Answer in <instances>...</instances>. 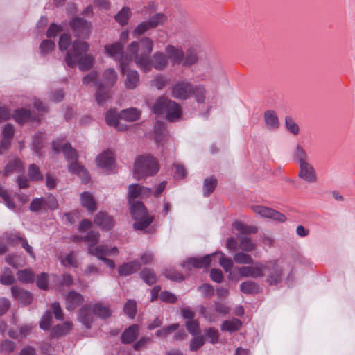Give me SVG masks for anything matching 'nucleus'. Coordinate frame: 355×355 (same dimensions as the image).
<instances>
[{
  "label": "nucleus",
  "instance_id": "f257e3e1",
  "mask_svg": "<svg viewBox=\"0 0 355 355\" xmlns=\"http://www.w3.org/2000/svg\"><path fill=\"white\" fill-rule=\"evenodd\" d=\"M153 40L148 37L132 42L126 48L128 64L130 61H134L144 72H149L150 71V55L153 52Z\"/></svg>",
  "mask_w": 355,
  "mask_h": 355
},
{
  "label": "nucleus",
  "instance_id": "f03ea898",
  "mask_svg": "<svg viewBox=\"0 0 355 355\" xmlns=\"http://www.w3.org/2000/svg\"><path fill=\"white\" fill-rule=\"evenodd\" d=\"M89 45L83 40H75L72 46L67 52L65 60L67 65L73 68L77 64L80 70L85 71L90 69L94 64V57L87 54Z\"/></svg>",
  "mask_w": 355,
  "mask_h": 355
},
{
  "label": "nucleus",
  "instance_id": "7ed1b4c3",
  "mask_svg": "<svg viewBox=\"0 0 355 355\" xmlns=\"http://www.w3.org/2000/svg\"><path fill=\"white\" fill-rule=\"evenodd\" d=\"M158 170V164L153 157L140 156L135 162L133 175L135 179L140 180L155 175Z\"/></svg>",
  "mask_w": 355,
  "mask_h": 355
},
{
  "label": "nucleus",
  "instance_id": "20e7f679",
  "mask_svg": "<svg viewBox=\"0 0 355 355\" xmlns=\"http://www.w3.org/2000/svg\"><path fill=\"white\" fill-rule=\"evenodd\" d=\"M233 227L239 232L237 239L239 243V248L243 252H251L255 249L256 244L251 240L248 234H255L257 227L253 225H246L241 221H235Z\"/></svg>",
  "mask_w": 355,
  "mask_h": 355
},
{
  "label": "nucleus",
  "instance_id": "39448f33",
  "mask_svg": "<svg viewBox=\"0 0 355 355\" xmlns=\"http://www.w3.org/2000/svg\"><path fill=\"white\" fill-rule=\"evenodd\" d=\"M216 254H220V258L219 259L220 265L226 272L230 271L233 266V261L230 258L225 257L224 254L220 252L207 254L201 258H189L184 262L182 266L184 268H189L190 266H191L196 268L207 267L211 262V257Z\"/></svg>",
  "mask_w": 355,
  "mask_h": 355
},
{
  "label": "nucleus",
  "instance_id": "423d86ee",
  "mask_svg": "<svg viewBox=\"0 0 355 355\" xmlns=\"http://www.w3.org/2000/svg\"><path fill=\"white\" fill-rule=\"evenodd\" d=\"M130 213L135 220L133 227L137 230H143L152 222L153 218L149 216L146 207L140 201L130 200Z\"/></svg>",
  "mask_w": 355,
  "mask_h": 355
},
{
  "label": "nucleus",
  "instance_id": "0eeeda50",
  "mask_svg": "<svg viewBox=\"0 0 355 355\" xmlns=\"http://www.w3.org/2000/svg\"><path fill=\"white\" fill-rule=\"evenodd\" d=\"M249 266H243L239 268L238 273L242 277L258 278L263 277L266 274L268 266L266 263L260 261L254 262Z\"/></svg>",
  "mask_w": 355,
  "mask_h": 355
},
{
  "label": "nucleus",
  "instance_id": "6e6552de",
  "mask_svg": "<svg viewBox=\"0 0 355 355\" xmlns=\"http://www.w3.org/2000/svg\"><path fill=\"white\" fill-rule=\"evenodd\" d=\"M107 55L114 60L120 62L121 72L125 73V67L128 65L126 58V51L123 53V46L120 42H116L112 44H108L105 46Z\"/></svg>",
  "mask_w": 355,
  "mask_h": 355
},
{
  "label": "nucleus",
  "instance_id": "1a4fd4ad",
  "mask_svg": "<svg viewBox=\"0 0 355 355\" xmlns=\"http://www.w3.org/2000/svg\"><path fill=\"white\" fill-rule=\"evenodd\" d=\"M70 25L74 36L83 39L89 37L92 28L90 22L82 17H75L71 20Z\"/></svg>",
  "mask_w": 355,
  "mask_h": 355
},
{
  "label": "nucleus",
  "instance_id": "9d476101",
  "mask_svg": "<svg viewBox=\"0 0 355 355\" xmlns=\"http://www.w3.org/2000/svg\"><path fill=\"white\" fill-rule=\"evenodd\" d=\"M193 85L187 80L177 82L171 87V95L180 100H187L192 96Z\"/></svg>",
  "mask_w": 355,
  "mask_h": 355
},
{
  "label": "nucleus",
  "instance_id": "9b49d317",
  "mask_svg": "<svg viewBox=\"0 0 355 355\" xmlns=\"http://www.w3.org/2000/svg\"><path fill=\"white\" fill-rule=\"evenodd\" d=\"M251 209L259 217L270 218L279 223H284L286 220L285 215L272 208L261 205H252Z\"/></svg>",
  "mask_w": 355,
  "mask_h": 355
},
{
  "label": "nucleus",
  "instance_id": "f8f14e48",
  "mask_svg": "<svg viewBox=\"0 0 355 355\" xmlns=\"http://www.w3.org/2000/svg\"><path fill=\"white\" fill-rule=\"evenodd\" d=\"M268 268L266 270L268 272L267 282L270 285H277L282 280L283 275V268L277 263V261H269L266 263Z\"/></svg>",
  "mask_w": 355,
  "mask_h": 355
},
{
  "label": "nucleus",
  "instance_id": "ddd939ff",
  "mask_svg": "<svg viewBox=\"0 0 355 355\" xmlns=\"http://www.w3.org/2000/svg\"><path fill=\"white\" fill-rule=\"evenodd\" d=\"M87 252L99 260H103L107 256L117 254L119 250L116 247L109 248L106 245H100L88 248Z\"/></svg>",
  "mask_w": 355,
  "mask_h": 355
},
{
  "label": "nucleus",
  "instance_id": "4468645a",
  "mask_svg": "<svg viewBox=\"0 0 355 355\" xmlns=\"http://www.w3.org/2000/svg\"><path fill=\"white\" fill-rule=\"evenodd\" d=\"M299 168L298 176L301 179L309 183H314L317 181L315 169L309 162L299 164Z\"/></svg>",
  "mask_w": 355,
  "mask_h": 355
},
{
  "label": "nucleus",
  "instance_id": "2eb2a0df",
  "mask_svg": "<svg viewBox=\"0 0 355 355\" xmlns=\"http://www.w3.org/2000/svg\"><path fill=\"white\" fill-rule=\"evenodd\" d=\"M165 52L168 60H171L173 64H182V58L184 55V52L180 48L171 44H168L165 48Z\"/></svg>",
  "mask_w": 355,
  "mask_h": 355
},
{
  "label": "nucleus",
  "instance_id": "dca6fc26",
  "mask_svg": "<svg viewBox=\"0 0 355 355\" xmlns=\"http://www.w3.org/2000/svg\"><path fill=\"white\" fill-rule=\"evenodd\" d=\"M6 241L10 245L20 243L21 247L29 254L30 257L33 259L35 258L33 247L28 244L26 238L21 236L18 233L11 234L10 236H8Z\"/></svg>",
  "mask_w": 355,
  "mask_h": 355
},
{
  "label": "nucleus",
  "instance_id": "f3484780",
  "mask_svg": "<svg viewBox=\"0 0 355 355\" xmlns=\"http://www.w3.org/2000/svg\"><path fill=\"white\" fill-rule=\"evenodd\" d=\"M117 80L116 71L113 68H109L103 71L99 84H102L104 88H111L116 83Z\"/></svg>",
  "mask_w": 355,
  "mask_h": 355
},
{
  "label": "nucleus",
  "instance_id": "a211bd4d",
  "mask_svg": "<svg viewBox=\"0 0 355 355\" xmlns=\"http://www.w3.org/2000/svg\"><path fill=\"white\" fill-rule=\"evenodd\" d=\"M11 293L12 297L24 305L30 304L33 301L32 294L18 286H12Z\"/></svg>",
  "mask_w": 355,
  "mask_h": 355
},
{
  "label": "nucleus",
  "instance_id": "6ab92c4d",
  "mask_svg": "<svg viewBox=\"0 0 355 355\" xmlns=\"http://www.w3.org/2000/svg\"><path fill=\"white\" fill-rule=\"evenodd\" d=\"M97 166L105 171H111L114 164L113 155L110 151H105L96 158Z\"/></svg>",
  "mask_w": 355,
  "mask_h": 355
},
{
  "label": "nucleus",
  "instance_id": "aec40b11",
  "mask_svg": "<svg viewBox=\"0 0 355 355\" xmlns=\"http://www.w3.org/2000/svg\"><path fill=\"white\" fill-rule=\"evenodd\" d=\"M168 63L166 55L161 51H156L152 58H150V69L153 67L157 70H163L167 67Z\"/></svg>",
  "mask_w": 355,
  "mask_h": 355
},
{
  "label": "nucleus",
  "instance_id": "412c9836",
  "mask_svg": "<svg viewBox=\"0 0 355 355\" xmlns=\"http://www.w3.org/2000/svg\"><path fill=\"white\" fill-rule=\"evenodd\" d=\"M125 76L124 85L128 89H135L139 83V75L136 70H126L125 67Z\"/></svg>",
  "mask_w": 355,
  "mask_h": 355
},
{
  "label": "nucleus",
  "instance_id": "4be33fe9",
  "mask_svg": "<svg viewBox=\"0 0 355 355\" xmlns=\"http://www.w3.org/2000/svg\"><path fill=\"white\" fill-rule=\"evenodd\" d=\"M154 130L155 139L157 144L162 145L168 141L170 136L163 123L159 121L156 122Z\"/></svg>",
  "mask_w": 355,
  "mask_h": 355
},
{
  "label": "nucleus",
  "instance_id": "5701e85b",
  "mask_svg": "<svg viewBox=\"0 0 355 355\" xmlns=\"http://www.w3.org/2000/svg\"><path fill=\"white\" fill-rule=\"evenodd\" d=\"M83 296L77 292L71 291L66 297V309L73 310L83 302Z\"/></svg>",
  "mask_w": 355,
  "mask_h": 355
},
{
  "label": "nucleus",
  "instance_id": "b1692460",
  "mask_svg": "<svg viewBox=\"0 0 355 355\" xmlns=\"http://www.w3.org/2000/svg\"><path fill=\"white\" fill-rule=\"evenodd\" d=\"M93 314L88 306L82 307L78 315V320L81 322L87 329L91 328V324L93 322Z\"/></svg>",
  "mask_w": 355,
  "mask_h": 355
},
{
  "label": "nucleus",
  "instance_id": "393cba45",
  "mask_svg": "<svg viewBox=\"0 0 355 355\" xmlns=\"http://www.w3.org/2000/svg\"><path fill=\"white\" fill-rule=\"evenodd\" d=\"M165 113L168 121H174L180 117L182 114L181 107L178 103L171 100L168 102Z\"/></svg>",
  "mask_w": 355,
  "mask_h": 355
},
{
  "label": "nucleus",
  "instance_id": "a878e982",
  "mask_svg": "<svg viewBox=\"0 0 355 355\" xmlns=\"http://www.w3.org/2000/svg\"><path fill=\"white\" fill-rule=\"evenodd\" d=\"M263 121L266 127L269 130H275L279 126V121L276 112L273 110L265 112Z\"/></svg>",
  "mask_w": 355,
  "mask_h": 355
},
{
  "label": "nucleus",
  "instance_id": "bb28decb",
  "mask_svg": "<svg viewBox=\"0 0 355 355\" xmlns=\"http://www.w3.org/2000/svg\"><path fill=\"white\" fill-rule=\"evenodd\" d=\"M141 268V263L135 260L120 266L118 268V272L121 276H128L136 271Z\"/></svg>",
  "mask_w": 355,
  "mask_h": 355
},
{
  "label": "nucleus",
  "instance_id": "cd10ccee",
  "mask_svg": "<svg viewBox=\"0 0 355 355\" xmlns=\"http://www.w3.org/2000/svg\"><path fill=\"white\" fill-rule=\"evenodd\" d=\"M94 223L102 229L110 230L113 226L112 217L104 212H99L94 218Z\"/></svg>",
  "mask_w": 355,
  "mask_h": 355
},
{
  "label": "nucleus",
  "instance_id": "c85d7f7f",
  "mask_svg": "<svg viewBox=\"0 0 355 355\" xmlns=\"http://www.w3.org/2000/svg\"><path fill=\"white\" fill-rule=\"evenodd\" d=\"M141 112L137 108H128L123 110L119 113L121 120H124L129 122H133L138 120L141 116Z\"/></svg>",
  "mask_w": 355,
  "mask_h": 355
},
{
  "label": "nucleus",
  "instance_id": "c756f323",
  "mask_svg": "<svg viewBox=\"0 0 355 355\" xmlns=\"http://www.w3.org/2000/svg\"><path fill=\"white\" fill-rule=\"evenodd\" d=\"M139 326L137 324H132L121 335V342L123 343H132L138 336Z\"/></svg>",
  "mask_w": 355,
  "mask_h": 355
},
{
  "label": "nucleus",
  "instance_id": "7c9ffc66",
  "mask_svg": "<svg viewBox=\"0 0 355 355\" xmlns=\"http://www.w3.org/2000/svg\"><path fill=\"white\" fill-rule=\"evenodd\" d=\"M80 202L83 207H85L89 211L93 212L96 209V202L93 196L85 191L80 194Z\"/></svg>",
  "mask_w": 355,
  "mask_h": 355
},
{
  "label": "nucleus",
  "instance_id": "2f4dec72",
  "mask_svg": "<svg viewBox=\"0 0 355 355\" xmlns=\"http://www.w3.org/2000/svg\"><path fill=\"white\" fill-rule=\"evenodd\" d=\"M293 157L298 164L309 162V155L305 149L299 144L296 145L293 152Z\"/></svg>",
  "mask_w": 355,
  "mask_h": 355
},
{
  "label": "nucleus",
  "instance_id": "473e14b6",
  "mask_svg": "<svg viewBox=\"0 0 355 355\" xmlns=\"http://www.w3.org/2000/svg\"><path fill=\"white\" fill-rule=\"evenodd\" d=\"M100 235L98 232L94 231L89 232L85 237L76 236L73 237L75 241L84 240L87 242L88 248L96 246L99 241Z\"/></svg>",
  "mask_w": 355,
  "mask_h": 355
},
{
  "label": "nucleus",
  "instance_id": "72a5a7b5",
  "mask_svg": "<svg viewBox=\"0 0 355 355\" xmlns=\"http://www.w3.org/2000/svg\"><path fill=\"white\" fill-rule=\"evenodd\" d=\"M198 57L197 51L193 48H189L184 53V58H182V64L184 67H190L198 62Z\"/></svg>",
  "mask_w": 355,
  "mask_h": 355
},
{
  "label": "nucleus",
  "instance_id": "f704fd0d",
  "mask_svg": "<svg viewBox=\"0 0 355 355\" xmlns=\"http://www.w3.org/2000/svg\"><path fill=\"white\" fill-rule=\"evenodd\" d=\"M69 171L72 173L77 174L82 179L83 182H88L89 175L87 171L83 166L78 164H69Z\"/></svg>",
  "mask_w": 355,
  "mask_h": 355
},
{
  "label": "nucleus",
  "instance_id": "c9c22d12",
  "mask_svg": "<svg viewBox=\"0 0 355 355\" xmlns=\"http://www.w3.org/2000/svg\"><path fill=\"white\" fill-rule=\"evenodd\" d=\"M72 327V323L70 322H65L61 324L55 326L51 331V336L59 337L68 334Z\"/></svg>",
  "mask_w": 355,
  "mask_h": 355
},
{
  "label": "nucleus",
  "instance_id": "e433bc0d",
  "mask_svg": "<svg viewBox=\"0 0 355 355\" xmlns=\"http://www.w3.org/2000/svg\"><path fill=\"white\" fill-rule=\"evenodd\" d=\"M131 15L130 8L124 6L115 15L114 19L121 26H125L128 23Z\"/></svg>",
  "mask_w": 355,
  "mask_h": 355
},
{
  "label": "nucleus",
  "instance_id": "4c0bfd02",
  "mask_svg": "<svg viewBox=\"0 0 355 355\" xmlns=\"http://www.w3.org/2000/svg\"><path fill=\"white\" fill-rule=\"evenodd\" d=\"M171 100L168 99L165 97L159 98L152 107V110L154 114L157 115L163 114L165 113L167 109L168 102Z\"/></svg>",
  "mask_w": 355,
  "mask_h": 355
},
{
  "label": "nucleus",
  "instance_id": "58836bf2",
  "mask_svg": "<svg viewBox=\"0 0 355 355\" xmlns=\"http://www.w3.org/2000/svg\"><path fill=\"white\" fill-rule=\"evenodd\" d=\"M93 312L101 318H109L112 314L110 306L104 303H97L94 306Z\"/></svg>",
  "mask_w": 355,
  "mask_h": 355
},
{
  "label": "nucleus",
  "instance_id": "ea45409f",
  "mask_svg": "<svg viewBox=\"0 0 355 355\" xmlns=\"http://www.w3.org/2000/svg\"><path fill=\"white\" fill-rule=\"evenodd\" d=\"M206 89L202 85H193L192 96L198 103H205L206 100Z\"/></svg>",
  "mask_w": 355,
  "mask_h": 355
},
{
  "label": "nucleus",
  "instance_id": "a19ab883",
  "mask_svg": "<svg viewBox=\"0 0 355 355\" xmlns=\"http://www.w3.org/2000/svg\"><path fill=\"white\" fill-rule=\"evenodd\" d=\"M62 152L67 160V162L69 163V164H77L76 163V161H77V158H78V155H77V152L75 149H73L70 144H65L63 146H62Z\"/></svg>",
  "mask_w": 355,
  "mask_h": 355
},
{
  "label": "nucleus",
  "instance_id": "79ce46f5",
  "mask_svg": "<svg viewBox=\"0 0 355 355\" xmlns=\"http://www.w3.org/2000/svg\"><path fill=\"white\" fill-rule=\"evenodd\" d=\"M24 171L22 162L18 159H14L6 164L3 171V175H8L13 171L21 172Z\"/></svg>",
  "mask_w": 355,
  "mask_h": 355
},
{
  "label": "nucleus",
  "instance_id": "37998d69",
  "mask_svg": "<svg viewBox=\"0 0 355 355\" xmlns=\"http://www.w3.org/2000/svg\"><path fill=\"white\" fill-rule=\"evenodd\" d=\"M241 322L236 318H233L230 320H225L221 325L222 331L233 332L237 331L241 326Z\"/></svg>",
  "mask_w": 355,
  "mask_h": 355
},
{
  "label": "nucleus",
  "instance_id": "c03bdc74",
  "mask_svg": "<svg viewBox=\"0 0 355 355\" xmlns=\"http://www.w3.org/2000/svg\"><path fill=\"white\" fill-rule=\"evenodd\" d=\"M240 289L244 293L254 294L259 291V286L252 281H246L240 285Z\"/></svg>",
  "mask_w": 355,
  "mask_h": 355
},
{
  "label": "nucleus",
  "instance_id": "a18cd8bd",
  "mask_svg": "<svg viewBox=\"0 0 355 355\" xmlns=\"http://www.w3.org/2000/svg\"><path fill=\"white\" fill-rule=\"evenodd\" d=\"M98 74L96 71H92L83 77V84L86 86H96L98 87L100 80H98Z\"/></svg>",
  "mask_w": 355,
  "mask_h": 355
},
{
  "label": "nucleus",
  "instance_id": "49530a36",
  "mask_svg": "<svg viewBox=\"0 0 355 355\" xmlns=\"http://www.w3.org/2000/svg\"><path fill=\"white\" fill-rule=\"evenodd\" d=\"M167 20V16L163 12H157L151 16L148 20L152 28H156L160 24H163Z\"/></svg>",
  "mask_w": 355,
  "mask_h": 355
},
{
  "label": "nucleus",
  "instance_id": "de8ad7c7",
  "mask_svg": "<svg viewBox=\"0 0 355 355\" xmlns=\"http://www.w3.org/2000/svg\"><path fill=\"white\" fill-rule=\"evenodd\" d=\"M217 180L214 177H209L204 180L203 183V194L208 196L213 192L216 187Z\"/></svg>",
  "mask_w": 355,
  "mask_h": 355
},
{
  "label": "nucleus",
  "instance_id": "09e8293b",
  "mask_svg": "<svg viewBox=\"0 0 355 355\" xmlns=\"http://www.w3.org/2000/svg\"><path fill=\"white\" fill-rule=\"evenodd\" d=\"M110 98L109 91L103 87L102 84L98 85L96 94V99L98 105H103Z\"/></svg>",
  "mask_w": 355,
  "mask_h": 355
},
{
  "label": "nucleus",
  "instance_id": "8fccbe9b",
  "mask_svg": "<svg viewBox=\"0 0 355 355\" xmlns=\"http://www.w3.org/2000/svg\"><path fill=\"white\" fill-rule=\"evenodd\" d=\"M30 116L31 113L28 110L21 108L15 110L13 118L17 123H22L27 121Z\"/></svg>",
  "mask_w": 355,
  "mask_h": 355
},
{
  "label": "nucleus",
  "instance_id": "3c124183",
  "mask_svg": "<svg viewBox=\"0 0 355 355\" xmlns=\"http://www.w3.org/2000/svg\"><path fill=\"white\" fill-rule=\"evenodd\" d=\"M234 261L239 264L253 263V259L249 254L243 252H239L234 255Z\"/></svg>",
  "mask_w": 355,
  "mask_h": 355
},
{
  "label": "nucleus",
  "instance_id": "603ef678",
  "mask_svg": "<svg viewBox=\"0 0 355 355\" xmlns=\"http://www.w3.org/2000/svg\"><path fill=\"white\" fill-rule=\"evenodd\" d=\"M17 345L15 342L4 340L0 345V352L6 354H10L15 351Z\"/></svg>",
  "mask_w": 355,
  "mask_h": 355
},
{
  "label": "nucleus",
  "instance_id": "864d4df0",
  "mask_svg": "<svg viewBox=\"0 0 355 355\" xmlns=\"http://www.w3.org/2000/svg\"><path fill=\"white\" fill-rule=\"evenodd\" d=\"M141 278L147 284L151 285L156 282V276L155 273L150 269L145 268L140 272Z\"/></svg>",
  "mask_w": 355,
  "mask_h": 355
},
{
  "label": "nucleus",
  "instance_id": "5fc2aeb1",
  "mask_svg": "<svg viewBox=\"0 0 355 355\" xmlns=\"http://www.w3.org/2000/svg\"><path fill=\"white\" fill-rule=\"evenodd\" d=\"M28 174L30 179L33 181H39L43 179V175L41 173L39 168L34 164H32L29 166Z\"/></svg>",
  "mask_w": 355,
  "mask_h": 355
},
{
  "label": "nucleus",
  "instance_id": "6e6d98bb",
  "mask_svg": "<svg viewBox=\"0 0 355 355\" xmlns=\"http://www.w3.org/2000/svg\"><path fill=\"white\" fill-rule=\"evenodd\" d=\"M17 278L19 281L23 283L33 282L34 280V275L29 270H19L17 272Z\"/></svg>",
  "mask_w": 355,
  "mask_h": 355
},
{
  "label": "nucleus",
  "instance_id": "4d7b16f0",
  "mask_svg": "<svg viewBox=\"0 0 355 355\" xmlns=\"http://www.w3.org/2000/svg\"><path fill=\"white\" fill-rule=\"evenodd\" d=\"M61 263L64 266H72L74 268H76L78 266L76 256L73 252H69L65 256L64 258L61 259Z\"/></svg>",
  "mask_w": 355,
  "mask_h": 355
},
{
  "label": "nucleus",
  "instance_id": "13d9d810",
  "mask_svg": "<svg viewBox=\"0 0 355 355\" xmlns=\"http://www.w3.org/2000/svg\"><path fill=\"white\" fill-rule=\"evenodd\" d=\"M149 23L148 21H144L139 23L133 30L132 35L135 37H137L144 34L146 31L151 29Z\"/></svg>",
  "mask_w": 355,
  "mask_h": 355
},
{
  "label": "nucleus",
  "instance_id": "bf43d9fd",
  "mask_svg": "<svg viewBox=\"0 0 355 355\" xmlns=\"http://www.w3.org/2000/svg\"><path fill=\"white\" fill-rule=\"evenodd\" d=\"M179 327V324H173L171 325L164 327L161 329L156 331L155 336L157 337L165 338L171 332L176 331Z\"/></svg>",
  "mask_w": 355,
  "mask_h": 355
},
{
  "label": "nucleus",
  "instance_id": "052dcab7",
  "mask_svg": "<svg viewBox=\"0 0 355 355\" xmlns=\"http://www.w3.org/2000/svg\"><path fill=\"white\" fill-rule=\"evenodd\" d=\"M119 120H120L119 114L117 113L115 109H111L107 112L105 121L109 125L112 126Z\"/></svg>",
  "mask_w": 355,
  "mask_h": 355
},
{
  "label": "nucleus",
  "instance_id": "680f3d73",
  "mask_svg": "<svg viewBox=\"0 0 355 355\" xmlns=\"http://www.w3.org/2000/svg\"><path fill=\"white\" fill-rule=\"evenodd\" d=\"M285 126L288 131L295 135H297L300 132L299 125L290 116L285 118Z\"/></svg>",
  "mask_w": 355,
  "mask_h": 355
},
{
  "label": "nucleus",
  "instance_id": "e2e57ef3",
  "mask_svg": "<svg viewBox=\"0 0 355 355\" xmlns=\"http://www.w3.org/2000/svg\"><path fill=\"white\" fill-rule=\"evenodd\" d=\"M124 311L130 318H133L137 311L136 302L128 300L124 306Z\"/></svg>",
  "mask_w": 355,
  "mask_h": 355
},
{
  "label": "nucleus",
  "instance_id": "0e129e2a",
  "mask_svg": "<svg viewBox=\"0 0 355 355\" xmlns=\"http://www.w3.org/2000/svg\"><path fill=\"white\" fill-rule=\"evenodd\" d=\"M52 315L51 311H46L42 315L40 322V327L43 330H48L51 326Z\"/></svg>",
  "mask_w": 355,
  "mask_h": 355
},
{
  "label": "nucleus",
  "instance_id": "69168bd1",
  "mask_svg": "<svg viewBox=\"0 0 355 355\" xmlns=\"http://www.w3.org/2000/svg\"><path fill=\"white\" fill-rule=\"evenodd\" d=\"M55 44L53 41L45 40L40 44V53L42 55L48 54L55 48Z\"/></svg>",
  "mask_w": 355,
  "mask_h": 355
},
{
  "label": "nucleus",
  "instance_id": "338daca9",
  "mask_svg": "<svg viewBox=\"0 0 355 355\" xmlns=\"http://www.w3.org/2000/svg\"><path fill=\"white\" fill-rule=\"evenodd\" d=\"M187 331L192 335L196 336L200 333L199 323L197 320H188L186 322Z\"/></svg>",
  "mask_w": 355,
  "mask_h": 355
},
{
  "label": "nucleus",
  "instance_id": "774afa93",
  "mask_svg": "<svg viewBox=\"0 0 355 355\" xmlns=\"http://www.w3.org/2000/svg\"><path fill=\"white\" fill-rule=\"evenodd\" d=\"M203 336L194 337L190 342L189 349L191 351H196L205 344Z\"/></svg>",
  "mask_w": 355,
  "mask_h": 355
}]
</instances>
